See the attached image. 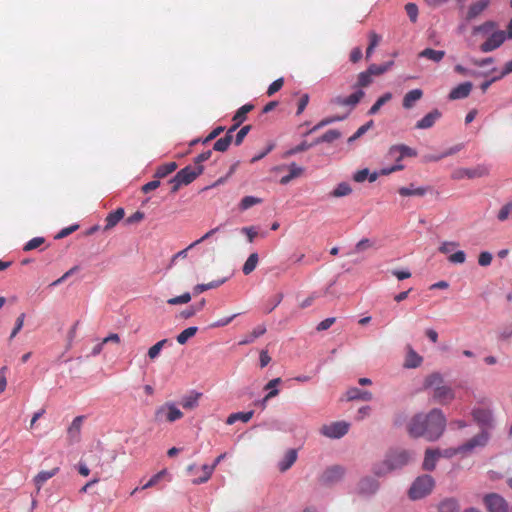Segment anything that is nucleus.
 I'll return each mask as SVG.
<instances>
[{"label":"nucleus","instance_id":"obj_33","mask_svg":"<svg viewBox=\"0 0 512 512\" xmlns=\"http://www.w3.org/2000/svg\"><path fill=\"white\" fill-rule=\"evenodd\" d=\"M266 333V327L265 325H258L257 327H255L252 332L245 336L240 342H239V345H247V344H250L252 342H254L255 339H257L258 337L264 335Z\"/></svg>","mask_w":512,"mask_h":512},{"label":"nucleus","instance_id":"obj_56","mask_svg":"<svg viewBox=\"0 0 512 512\" xmlns=\"http://www.w3.org/2000/svg\"><path fill=\"white\" fill-rule=\"evenodd\" d=\"M509 216H512V203L505 204L498 213V219L500 221H505L509 218Z\"/></svg>","mask_w":512,"mask_h":512},{"label":"nucleus","instance_id":"obj_10","mask_svg":"<svg viewBox=\"0 0 512 512\" xmlns=\"http://www.w3.org/2000/svg\"><path fill=\"white\" fill-rule=\"evenodd\" d=\"M345 470L343 467L335 465L328 467L319 477V482L323 486H333L343 478Z\"/></svg>","mask_w":512,"mask_h":512},{"label":"nucleus","instance_id":"obj_45","mask_svg":"<svg viewBox=\"0 0 512 512\" xmlns=\"http://www.w3.org/2000/svg\"><path fill=\"white\" fill-rule=\"evenodd\" d=\"M380 36L375 32L369 33V45L366 49V59L369 60L371 55L373 54L374 49L380 42Z\"/></svg>","mask_w":512,"mask_h":512},{"label":"nucleus","instance_id":"obj_21","mask_svg":"<svg viewBox=\"0 0 512 512\" xmlns=\"http://www.w3.org/2000/svg\"><path fill=\"white\" fill-rule=\"evenodd\" d=\"M234 131H235V127H230L228 129V131L226 132V135L224 137L218 139L214 143L213 149L215 151L225 152L229 148V146L233 140Z\"/></svg>","mask_w":512,"mask_h":512},{"label":"nucleus","instance_id":"obj_27","mask_svg":"<svg viewBox=\"0 0 512 512\" xmlns=\"http://www.w3.org/2000/svg\"><path fill=\"white\" fill-rule=\"evenodd\" d=\"M490 0H479L476 3H473L467 12V19L471 20L480 15L489 5Z\"/></svg>","mask_w":512,"mask_h":512},{"label":"nucleus","instance_id":"obj_6","mask_svg":"<svg viewBox=\"0 0 512 512\" xmlns=\"http://www.w3.org/2000/svg\"><path fill=\"white\" fill-rule=\"evenodd\" d=\"M488 441V433L486 431H482L478 435L474 436L470 440H468L463 445L459 446L457 449H448L445 451V457H451L457 453H465L470 452L476 447H482L486 445Z\"/></svg>","mask_w":512,"mask_h":512},{"label":"nucleus","instance_id":"obj_35","mask_svg":"<svg viewBox=\"0 0 512 512\" xmlns=\"http://www.w3.org/2000/svg\"><path fill=\"white\" fill-rule=\"evenodd\" d=\"M392 99V94L387 92L377 99L368 111L369 115H375L379 112L380 108Z\"/></svg>","mask_w":512,"mask_h":512},{"label":"nucleus","instance_id":"obj_9","mask_svg":"<svg viewBox=\"0 0 512 512\" xmlns=\"http://www.w3.org/2000/svg\"><path fill=\"white\" fill-rule=\"evenodd\" d=\"M413 458V453L408 450H395L387 454L386 459L390 462L389 468L400 469L407 465Z\"/></svg>","mask_w":512,"mask_h":512},{"label":"nucleus","instance_id":"obj_37","mask_svg":"<svg viewBox=\"0 0 512 512\" xmlns=\"http://www.w3.org/2000/svg\"><path fill=\"white\" fill-rule=\"evenodd\" d=\"M281 382V378H275L270 380L264 387L265 390H269L268 394L264 397L263 403L268 399H271L279 394V390L276 386Z\"/></svg>","mask_w":512,"mask_h":512},{"label":"nucleus","instance_id":"obj_31","mask_svg":"<svg viewBox=\"0 0 512 512\" xmlns=\"http://www.w3.org/2000/svg\"><path fill=\"white\" fill-rule=\"evenodd\" d=\"M253 414H254V411L232 413L228 416V418L226 420V424L232 425L236 421H242L244 423H247L251 420V418L253 417Z\"/></svg>","mask_w":512,"mask_h":512},{"label":"nucleus","instance_id":"obj_8","mask_svg":"<svg viewBox=\"0 0 512 512\" xmlns=\"http://www.w3.org/2000/svg\"><path fill=\"white\" fill-rule=\"evenodd\" d=\"M365 93L363 90L359 89L356 92L352 93L347 97L336 96L330 100V104L335 106L347 107V113L344 116H348L349 113L357 106V104L362 100Z\"/></svg>","mask_w":512,"mask_h":512},{"label":"nucleus","instance_id":"obj_24","mask_svg":"<svg viewBox=\"0 0 512 512\" xmlns=\"http://www.w3.org/2000/svg\"><path fill=\"white\" fill-rule=\"evenodd\" d=\"M297 460V451L289 449L283 459L279 462L278 467L281 472L287 471Z\"/></svg>","mask_w":512,"mask_h":512},{"label":"nucleus","instance_id":"obj_20","mask_svg":"<svg viewBox=\"0 0 512 512\" xmlns=\"http://www.w3.org/2000/svg\"><path fill=\"white\" fill-rule=\"evenodd\" d=\"M472 89L471 82H464L453 88L449 93V98L451 100L463 99L466 98Z\"/></svg>","mask_w":512,"mask_h":512},{"label":"nucleus","instance_id":"obj_51","mask_svg":"<svg viewBox=\"0 0 512 512\" xmlns=\"http://www.w3.org/2000/svg\"><path fill=\"white\" fill-rule=\"evenodd\" d=\"M497 27V24L493 21H487L483 23L482 25L474 27V33H482V34H488L490 32H493L494 29Z\"/></svg>","mask_w":512,"mask_h":512},{"label":"nucleus","instance_id":"obj_64","mask_svg":"<svg viewBox=\"0 0 512 512\" xmlns=\"http://www.w3.org/2000/svg\"><path fill=\"white\" fill-rule=\"evenodd\" d=\"M336 321L335 317L326 318L317 325L318 331H324L329 329Z\"/></svg>","mask_w":512,"mask_h":512},{"label":"nucleus","instance_id":"obj_44","mask_svg":"<svg viewBox=\"0 0 512 512\" xmlns=\"http://www.w3.org/2000/svg\"><path fill=\"white\" fill-rule=\"evenodd\" d=\"M372 77L373 76L370 74V72L368 70L359 73L355 87H358V88L368 87L372 83Z\"/></svg>","mask_w":512,"mask_h":512},{"label":"nucleus","instance_id":"obj_14","mask_svg":"<svg viewBox=\"0 0 512 512\" xmlns=\"http://www.w3.org/2000/svg\"><path fill=\"white\" fill-rule=\"evenodd\" d=\"M474 421L483 428H490L492 426L493 417L489 409L476 408L472 412Z\"/></svg>","mask_w":512,"mask_h":512},{"label":"nucleus","instance_id":"obj_11","mask_svg":"<svg viewBox=\"0 0 512 512\" xmlns=\"http://www.w3.org/2000/svg\"><path fill=\"white\" fill-rule=\"evenodd\" d=\"M349 430V424L345 421L333 422L322 426L321 433L332 439L341 438L347 434Z\"/></svg>","mask_w":512,"mask_h":512},{"label":"nucleus","instance_id":"obj_19","mask_svg":"<svg viewBox=\"0 0 512 512\" xmlns=\"http://www.w3.org/2000/svg\"><path fill=\"white\" fill-rule=\"evenodd\" d=\"M125 211L123 208H117L115 211L109 213L105 218L104 231H109L114 228L124 217Z\"/></svg>","mask_w":512,"mask_h":512},{"label":"nucleus","instance_id":"obj_26","mask_svg":"<svg viewBox=\"0 0 512 512\" xmlns=\"http://www.w3.org/2000/svg\"><path fill=\"white\" fill-rule=\"evenodd\" d=\"M347 400H363V401H370L372 400V393L369 391H364L359 388H350L346 392Z\"/></svg>","mask_w":512,"mask_h":512},{"label":"nucleus","instance_id":"obj_2","mask_svg":"<svg viewBox=\"0 0 512 512\" xmlns=\"http://www.w3.org/2000/svg\"><path fill=\"white\" fill-rule=\"evenodd\" d=\"M423 387L431 390V398L441 405H447L455 398L454 390L445 384L443 376L438 372L429 374L424 379Z\"/></svg>","mask_w":512,"mask_h":512},{"label":"nucleus","instance_id":"obj_7","mask_svg":"<svg viewBox=\"0 0 512 512\" xmlns=\"http://www.w3.org/2000/svg\"><path fill=\"white\" fill-rule=\"evenodd\" d=\"M488 174L489 168L484 164H479L473 168H457L452 172L451 178L453 180L474 179L485 177Z\"/></svg>","mask_w":512,"mask_h":512},{"label":"nucleus","instance_id":"obj_3","mask_svg":"<svg viewBox=\"0 0 512 512\" xmlns=\"http://www.w3.org/2000/svg\"><path fill=\"white\" fill-rule=\"evenodd\" d=\"M203 172V166L188 165L177 172L169 181L172 185V192H176L182 185H188L193 182Z\"/></svg>","mask_w":512,"mask_h":512},{"label":"nucleus","instance_id":"obj_4","mask_svg":"<svg viewBox=\"0 0 512 512\" xmlns=\"http://www.w3.org/2000/svg\"><path fill=\"white\" fill-rule=\"evenodd\" d=\"M434 484V479L430 475L419 476L409 489V497L412 500L425 497L432 491Z\"/></svg>","mask_w":512,"mask_h":512},{"label":"nucleus","instance_id":"obj_59","mask_svg":"<svg viewBox=\"0 0 512 512\" xmlns=\"http://www.w3.org/2000/svg\"><path fill=\"white\" fill-rule=\"evenodd\" d=\"M251 130V125L243 126L235 136V145H240Z\"/></svg>","mask_w":512,"mask_h":512},{"label":"nucleus","instance_id":"obj_50","mask_svg":"<svg viewBox=\"0 0 512 512\" xmlns=\"http://www.w3.org/2000/svg\"><path fill=\"white\" fill-rule=\"evenodd\" d=\"M224 283V280L212 281L207 284H198L194 287V293L200 294L206 290L217 288Z\"/></svg>","mask_w":512,"mask_h":512},{"label":"nucleus","instance_id":"obj_29","mask_svg":"<svg viewBox=\"0 0 512 512\" xmlns=\"http://www.w3.org/2000/svg\"><path fill=\"white\" fill-rule=\"evenodd\" d=\"M428 191V188L426 187H417L415 188L413 184H411L409 187H401L398 190V193L401 196L407 197V196H424Z\"/></svg>","mask_w":512,"mask_h":512},{"label":"nucleus","instance_id":"obj_55","mask_svg":"<svg viewBox=\"0 0 512 512\" xmlns=\"http://www.w3.org/2000/svg\"><path fill=\"white\" fill-rule=\"evenodd\" d=\"M44 242H45V239L43 237L32 238L25 244L23 250L26 252L31 251L33 249L40 247Z\"/></svg>","mask_w":512,"mask_h":512},{"label":"nucleus","instance_id":"obj_40","mask_svg":"<svg viewBox=\"0 0 512 512\" xmlns=\"http://www.w3.org/2000/svg\"><path fill=\"white\" fill-rule=\"evenodd\" d=\"M200 396H201L200 393H195V394H192L189 396H185L181 401L182 407L187 410H192V409L196 408L198 406V400H199Z\"/></svg>","mask_w":512,"mask_h":512},{"label":"nucleus","instance_id":"obj_28","mask_svg":"<svg viewBox=\"0 0 512 512\" xmlns=\"http://www.w3.org/2000/svg\"><path fill=\"white\" fill-rule=\"evenodd\" d=\"M254 106L252 104H245L240 107L233 117L235 130L239 127V125L246 120L247 113H249Z\"/></svg>","mask_w":512,"mask_h":512},{"label":"nucleus","instance_id":"obj_12","mask_svg":"<svg viewBox=\"0 0 512 512\" xmlns=\"http://www.w3.org/2000/svg\"><path fill=\"white\" fill-rule=\"evenodd\" d=\"M506 40V33L502 30L493 31L488 39L481 44L480 49L482 52H491L499 48Z\"/></svg>","mask_w":512,"mask_h":512},{"label":"nucleus","instance_id":"obj_39","mask_svg":"<svg viewBox=\"0 0 512 512\" xmlns=\"http://www.w3.org/2000/svg\"><path fill=\"white\" fill-rule=\"evenodd\" d=\"M422 357L419 356L413 349H410L405 361V367L416 368L421 365Z\"/></svg>","mask_w":512,"mask_h":512},{"label":"nucleus","instance_id":"obj_41","mask_svg":"<svg viewBox=\"0 0 512 512\" xmlns=\"http://www.w3.org/2000/svg\"><path fill=\"white\" fill-rule=\"evenodd\" d=\"M263 200L255 196H245L239 203V209L245 211L254 205L261 204Z\"/></svg>","mask_w":512,"mask_h":512},{"label":"nucleus","instance_id":"obj_38","mask_svg":"<svg viewBox=\"0 0 512 512\" xmlns=\"http://www.w3.org/2000/svg\"><path fill=\"white\" fill-rule=\"evenodd\" d=\"M393 64V61L386 62L382 65L371 64L367 70L372 76H379L387 72L393 66Z\"/></svg>","mask_w":512,"mask_h":512},{"label":"nucleus","instance_id":"obj_32","mask_svg":"<svg viewBox=\"0 0 512 512\" xmlns=\"http://www.w3.org/2000/svg\"><path fill=\"white\" fill-rule=\"evenodd\" d=\"M439 512H459L460 507L456 499L447 498L440 502L438 506Z\"/></svg>","mask_w":512,"mask_h":512},{"label":"nucleus","instance_id":"obj_34","mask_svg":"<svg viewBox=\"0 0 512 512\" xmlns=\"http://www.w3.org/2000/svg\"><path fill=\"white\" fill-rule=\"evenodd\" d=\"M177 169V164L175 162H169L159 166L155 172V178H164L167 175L171 174Z\"/></svg>","mask_w":512,"mask_h":512},{"label":"nucleus","instance_id":"obj_49","mask_svg":"<svg viewBox=\"0 0 512 512\" xmlns=\"http://www.w3.org/2000/svg\"><path fill=\"white\" fill-rule=\"evenodd\" d=\"M167 342H168V340H167V339H163V340L158 341V342H157L156 344H154L152 347H150V348H149V350H148V356H149V358H150L151 360L156 359V358L159 356V354H160V352H161L162 348L164 347V345H165Z\"/></svg>","mask_w":512,"mask_h":512},{"label":"nucleus","instance_id":"obj_36","mask_svg":"<svg viewBox=\"0 0 512 512\" xmlns=\"http://www.w3.org/2000/svg\"><path fill=\"white\" fill-rule=\"evenodd\" d=\"M258 261H259V257H258L257 253L250 254V256L247 258V260L245 261V263L243 265V268H242L243 273L245 275L251 274L255 270V268L258 264Z\"/></svg>","mask_w":512,"mask_h":512},{"label":"nucleus","instance_id":"obj_16","mask_svg":"<svg viewBox=\"0 0 512 512\" xmlns=\"http://www.w3.org/2000/svg\"><path fill=\"white\" fill-rule=\"evenodd\" d=\"M84 418H85L84 416L75 417L73 419L71 425L69 426V428L67 430V434H68V439H69L70 443H75V442L79 441Z\"/></svg>","mask_w":512,"mask_h":512},{"label":"nucleus","instance_id":"obj_63","mask_svg":"<svg viewBox=\"0 0 512 512\" xmlns=\"http://www.w3.org/2000/svg\"><path fill=\"white\" fill-rule=\"evenodd\" d=\"M224 131V127L218 126L214 128L208 136L202 141L203 144H207L208 142L212 141L216 137H218L222 132Z\"/></svg>","mask_w":512,"mask_h":512},{"label":"nucleus","instance_id":"obj_60","mask_svg":"<svg viewBox=\"0 0 512 512\" xmlns=\"http://www.w3.org/2000/svg\"><path fill=\"white\" fill-rule=\"evenodd\" d=\"M459 244L453 241H445L438 248L439 252L442 254L450 253L454 248H456Z\"/></svg>","mask_w":512,"mask_h":512},{"label":"nucleus","instance_id":"obj_61","mask_svg":"<svg viewBox=\"0 0 512 512\" xmlns=\"http://www.w3.org/2000/svg\"><path fill=\"white\" fill-rule=\"evenodd\" d=\"M492 262V255L491 253L485 251L481 252L478 257V263L480 266L486 267L489 266Z\"/></svg>","mask_w":512,"mask_h":512},{"label":"nucleus","instance_id":"obj_17","mask_svg":"<svg viewBox=\"0 0 512 512\" xmlns=\"http://www.w3.org/2000/svg\"><path fill=\"white\" fill-rule=\"evenodd\" d=\"M442 454L438 449H430L428 448L425 451V457L423 461V469L426 471H432L434 470L436 466V462L439 457H441ZM445 456V453L443 454Z\"/></svg>","mask_w":512,"mask_h":512},{"label":"nucleus","instance_id":"obj_23","mask_svg":"<svg viewBox=\"0 0 512 512\" xmlns=\"http://www.w3.org/2000/svg\"><path fill=\"white\" fill-rule=\"evenodd\" d=\"M445 54L446 53L444 50H435L432 48H426L418 54V57L431 60L435 63H439L445 57Z\"/></svg>","mask_w":512,"mask_h":512},{"label":"nucleus","instance_id":"obj_62","mask_svg":"<svg viewBox=\"0 0 512 512\" xmlns=\"http://www.w3.org/2000/svg\"><path fill=\"white\" fill-rule=\"evenodd\" d=\"M24 319H25L24 313H22L18 316V318L16 319L15 327L11 332L10 339L14 338L17 335V333L22 329L23 324H24Z\"/></svg>","mask_w":512,"mask_h":512},{"label":"nucleus","instance_id":"obj_25","mask_svg":"<svg viewBox=\"0 0 512 512\" xmlns=\"http://www.w3.org/2000/svg\"><path fill=\"white\" fill-rule=\"evenodd\" d=\"M423 96V92L421 89H413L407 92L403 98V107L405 109H411L415 102L420 100Z\"/></svg>","mask_w":512,"mask_h":512},{"label":"nucleus","instance_id":"obj_15","mask_svg":"<svg viewBox=\"0 0 512 512\" xmlns=\"http://www.w3.org/2000/svg\"><path fill=\"white\" fill-rule=\"evenodd\" d=\"M379 484L377 480L371 477H364L358 483V493L361 495H371L377 491Z\"/></svg>","mask_w":512,"mask_h":512},{"label":"nucleus","instance_id":"obj_53","mask_svg":"<svg viewBox=\"0 0 512 512\" xmlns=\"http://www.w3.org/2000/svg\"><path fill=\"white\" fill-rule=\"evenodd\" d=\"M190 300H191V295H190V293L186 292L180 296H176V297L168 299L167 303L170 305H179V304H186V303L190 302Z\"/></svg>","mask_w":512,"mask_h":512},{"label":"nucleus","instance_id":"obj_43","mask_svg":"<svg viewBox=\"0 0 512 512\" xmlns=\"http://www.w3.org/2000/svg\"><path fill=\"white\" fill-rule=\"evenodd\" d=\"M201 469L202 476L199 477L198 479H194V484H201L207 482L211 478L213 471L215 470V465H203Z\"/></svg>","mask_w":512,"mask_h":512},{"label":"nucleus","instance_id":"obj_5","mask_svg":"<svg viewBox=\"0 0 512 512\" xmlns=\"http://www.w3.org/2000/svg\"><path fill=\"white\" fill-rule=\"evenodd\" d=\"M183 417L182 411L176 407V405L172 402H166L165 404L159 406L155 411V421L156 422H175Z\"/></svg>","mask_w":512,"mask_h":512},{"label":"nucleus","instance_id":"obj_18","mask_svg":"<svg viewBox=\"0 0 512 512\" xmlns=\"http://www.w3.org/2000/svg\"><path fill=\"white\" fill-rule=\"evenodd\" d=\"M441 117V113L439 110L434 109L433 111L429 112L427 115H425L421 120H419L415 128L416 129H429L434 126L436 121Z\"/></svg>","mask_w":512,"mask_h":512},{"label":"nucleus","instance_id":"obj_46","mask_svg":"<svg viewBox=\"0 0 512 512\" xmlns=\"http://www.w3.org/2000/svg\"><path fill=\"white\" fill-rule=\"evenodd\" d=\"M400 152L399 157H415L417 156L416 150L406 146L404 144L393 145V153Z\"/></svg>","mask_w":512,"mask_h":512},{"label":"nucleus","instance_id":"obj_48","mask_svg":"<svg viewBox=\"0 0 512 512\" xmlns=\"http://www.w3.org/2000/svg\"><path fill=\"white\" fill-rule=\"evenodd\" d=\"M352 192L350 185L346 182H342L337 185V187L331 192L333 197L339 198L343 196H347Z\"/></svg>","mask_w":512,"mask_h":512},{"label":"nucleus","instance_id":"obj_22","mask_svg":"<svg viewBox=\"0 0 512 512\" xmlns=\"http://www.w3.org/2000/svg\"><path fill=\"white\" fill-rule=\"evenodd\" d=\"M59 471L58 467L53 468L50 471H40L33 479L37 491L39 492L42 486L52 477H54Z\"/></svg>","mask_w":512,"mask_h":512},{"label":"nucleus","instance_id":"obj_42","mask_svg":"<svg viewBox=\"0 0 512 512\" xmlns=\"http://www.w3.org/2000/svg\"><path fill=\"white\" fill-rule=\"evenodd\" d=\"M388 464H390V462H388L386 458L383 461L376 463L373 467L374 474L377 476H384L389 472L394 471L393 468H389L390 465Z\"/></svg>","mask_w":512,"mask_h":512},{"label":"nucleus","instance_id":"obj_13","mask_svg":"<svg viewBox=\"0 0 512 512\" xmlns=\"http://www.w3.org/2000/svg\"><path fill=\"white\" fill-rule=\"evenodd\" d=\"M484 502L489 512H508L507 502L498 494L485 496Z\"/></svg>","mask_w":512,"mask_h":512},{"label":"nucleus","instance_id":"obj_1","mask_svg":"<svg viewBox=\"0 0 512 512\" xmlns=\"http://www.w3.org/2000/svg\"><path fill=\"white\" fill-rule=\"evenodd\" d=\"M446 428V418L440 409L434 408L428 413L415 414L407 424V431L413 438H424L433 442L438 440Z\"/></svg>","mask_w":512,"mask_h":512},{"label":"nucleus","instance_id":"obj_47","mask_svg":"<svg viewBox=\"0 0 512 512\" xmlns=\"http://www.w3.org/2000/svg\"><path fill=\"white\" fill-rule=\"evenodd\" d=\"M198 328L197 327H188L184 329L180 334L177 336V342L181 345H184L188 339L193 337L197 333Z\"/></svg>","mask_w":512,"mask_h":512},{"label":"nucleus","instance_id":"obj_57","mask_svg":"<svg viewBox=\"0 0 512 512\" xmlns=\"http://www.w3.org/2000/svg\"><path fill=\"white\" fill-rule=\"evenodd\" d=\"M448 260L451 262V263H454V264H462L465 262L466 260V254L464 251H457L453 254H451L448 258Z\"/></svg>","mask_w":512,"mask_h":512},{"label":"nucleus","instance_id":"obj_54","mask_svg":"<svg viewBox=\"0 0 512 512\" xmlns=\"http://www.w3.org/2000/svg\"><path fill=\"white\" fill-rule=\"evenodd\" d=\"M405 10H406V13L409 17V19L411 20V22L415 23L417 21V18H418V7L416 4L414 3H407L405 5Z\"/></svg>","mask_w":512,"mask_h":512},{"label":"nucleus","instance_id":"obj_58","mask_svg":"<svg viewBox=\"0 0 512 512\" xmlns=\"http://www.w3.org/2000/svg\"><path fill=\"white\" fill-rule=\"evenodd\" d=\"M283 84H284L283 78H279V79L273 81L270 84V86L268 87L267 95L272 96L273 94L278 92L283 87Z\"/></svg>","mask_w":512,"mask_h":512},{"label":"nucleus","instance_id":"obj_30","mask_svg":"<svg viewBox=\"0 0 512 512\" xmlns=\"http://www.w3.org/2000/svg\"><path fill=\"white\" fill-rule=\"evenodd\" d=\"M304 172V169L300 166H298L297 164L295 163H292L290 166H289V174L283 176L281 179H280V183L282 185H286L288 184L291 180H293L294 178H297L299 176H301Z\"/></svg>","mask_w":512,"mask_h":512},{"label":"nucleus","instance_id":"obj_52","mask_svg":"<svg viewBox=\"0 0 512 512\" xmlns=\"http://www.w3.org/2000/svg\"><path fill=\"white\" fill-rule=\"evenodd\" d=\"M341 136L340 132L335 129L326 131L318 140V142H333Z\"/></svg>","mask_w":512,"mask_h":512}]
</instances>
